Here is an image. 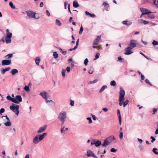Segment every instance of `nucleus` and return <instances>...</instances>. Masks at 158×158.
I'll return each mask as SVG.
<instances>
[{"mask_svg": "<svg viewBox=\"0 0 158 158\" xmlns=\"http://www.w3.org/2000/svg\"><path fill=\"white\" fill-rule=\"evenodd\" d=\"M66 72V70L64 69H62V75L63 77H64L65 76V73Z\"/></svg>", "mask_w": 158, "mask_h": 158, "instance_id": "f704fd0d", "label": "nucleus"}, {"mask_svg": "<svg viewBox=\"0 0 158 158\" xmlns=\"http://www.w3.org/2000/svg\"><path fill=\"white\" fill-rule=\"evenodd\" d=\"M5 111V109L4 108H2L0 110V114L2 115V114Z\"/></svg>", "mask_w": 158, "mask_h": 158, "instance_id": "c03bdc74", "label": "nucleus"}, {"mask_svg": "<svg viewBox=\"0 0 158 158\" xmlns=\"http://www.w3.org/2000/svg\"><path fill=\"white\" fill-rule=\"evenodd\" d=\"M152 44L154 46L158 45V42L156 40H153L152 42Z\"/></svg>", "mask_w": 158, "mask_h": 158, "instance_id": "ea45409f", "label": "nucleus"}, {"mask_svg": "<svg viewBox=\"0 0 158 158\" xmlns=\"http://www.w3.org/2000/svg\"><path fill=\"white\" fill-rule=\"evenodd\" d=\"M123 133L122 132H120L119 134V138L120 139H122L123 138Z\"/></svg>", "mask_w": 158, "mask_h": 158, "instance_id": "37998d69", "label": "nucleus"}, {"mask_svg": "<svg viewBox=\"0 0 158 158\" xmlns=\"http://www.w3.org/2000/svg\"><path fill=\"white\" fill-rule=\"evenodd\" d=\"M149 22L148 21L143 20V23L144 24H147Z\"/></svg>", "mask_w": 158, "mask_h": 158, "instance_id": "e2e57ef3", "label": "nucleus"}, {"mask_svg": "<svg viewBox=\"0 0 158 158\" xmlns=\"http://www.w3.org/2000/svg\"><path fill=\"white\" fill-rule=\"evenodd\" d=\"M47 135V133H44L42 135H36L33 139V142L35 144H37L40 141L43 140Z\"/></svg>", "mask_w": 158, "mask_h": 158, "instance_id": "f257e3e1", "label": "nucleus"}, {"mask_svg": "<svg viewBox=\"0 0 158 158\" xmlns=\"http://www.w3.org/2000/svg\"><path fill=\"white\" fill-rule=\"evenodd\" d=\"M107 87V86L106 85H103L101 88V89H100V91H99V92L100 93H101L102 92H103L105 89Z\"/></svg>", "mask_w": 158, "mask_h": 158, "instance_id": "4be33fe9", "label": "nucleus"}, {"mask_svg": "<svg viewBox=\"0 0 158 158\" xmlns=\"http://www.w3.org/2000/svg\"><path fill=\"white\" fill-rule=\"evenodd\" d=\"M3 117H5L6 118L5 119H4V120L5 121H10V120L9 118L7 116V115L6 116H3L1 117L2 118H3Z\"/></svg>", "mask_w": 158, "mask_h": 158, "instance_id": "c85d7f7f", "label": "nucleus"}, {"mask_svg": "<svg viewBox=\"0 0 158 158\" xmlns=\"http://www.w3.org/2000/svg\"><path fill=\"white\" fill-rule=\"evenodd\" d=\"M66 113L65 111H61L59 114L58 116V118L61 122L62 125L64 124V123L66 119Z\"/></svg>", "mask_w": 158, "mask_h": 158, "instance_id": "7ed1b4c3", "label": "nucleus"}, {"mask_svg": "<svg viewBox=\"0 0 158 158\" xmlns=\"http://www.w3.org/2000/svg\"><path fill=\"white\" fill-rule=\"evenodd\" d=\"M108 141L110 142V143L112 141V138L111 135L109 136L106 139Z\"/></svg>", "mask_w": 158, "mask_h": 158, "instance_id": "c756f323", "label": "nucleus"}, {"mask_svg": "<svg viewBox=\"0 0 158 158\" xmlns=\"http://www.w3.org/2000/svg\"><path fill=\"white\" fill-rule=\"evenodd\" d=\"M4 70L5 71V72L6 71H9L10 70V67H8L6 68H5V69H4Z\"/></svg>", "mask_w": 158, "mask_h": 158, "instance_id": "052dcab7", "label": "nucleus"}, {"mask_svg": "<svg viewBox=\"0 0 158 158\" xmlns=\"http://www.w3.org/2000/svg\"><path fill=\"white\" fill-rule=\"evenodd\" d=\"M87 155L88 157L92 156L94 158H98L93 151L90 150H88L87 151Z\"/></svg>", "mask_w": 158, "mask_h": 158, "instance_id": "1a4fd4ad", "label": "nucleus"}, {"mask_svg": "<svg viewBox=\"0 0 158 158\" xmlns=\"http://www.w3.org/2000/svg\"><path fill=\"white\" fill-rule=\"evenodd\" d=\"M102 110L105 112H107L108 110V109L106 107L103 108Z\"/></svg>", "mask_w": 158, "mask_h": 158, "instance_id": "774afa93", "label": "nucleus"}, {"mask_svg": "<svg viewBox=\"0 0 158 158\" xmlns=\"http://www.w3.org/2000/svg\"><path fill=\"white\" fill-rule=\"evenodd\" d=\"M117 115L118 117L119 123V124L121 125L122 123V118L120 115V111L119 109L117 110Z\"/></svg>", "mask_w": 158, "mask_h": 158, "instance_id": "4468645a", "label": "nucleus"}, {"mask_svg": "<svg viewBox=\"0 0 158 158\" xmlns=\"http://www.w3.org/2000/svg\"><path fill=\"white\" fill-rule=\"evenodd\" d=\"M4 124L6 126H10V121H7L6 122L4 123Z\"/></svg>", "mask_w": 158, "mask_h": 158, "instance_id": "473e14b6", "label": "nucleus"}, {"mask_svg": "<svg viewBox=\"0 0 158 158\" xmlns=\"http://www.w3.org/2000/svg\"><path fill=\"white\" fill-rule=\"evenodd\" d=\"M151 13V12L150 11H149V12H142V13L141 14L140 17H142V16L143 15H145V14H148L149 13Z\"/></svg>", "mask_w": 158, "mask_h": 158, "instance_id": "49530a36", "label": "nucleus"}, {"mask_svg": "<svg viewBox=\"0 0 158 158\" xmlns=\"http://www.w3.org/2000/svg\"><path fill=\"white\" fill-rule=\"evenodd\" d=\"M19 105L12 103L10 106V110H11L17 115L18 116L19 113Z\"/></svg>", "mask_w": 158, "mask_h": 158, "instance_id": "20e7f679", "label": "nucleus"}, {"mask_svg": "<svg viewBox=\"0 0 158 158\" xmlns=\"http://www.w3.org/2000/svg\"><path fill=\"white\" fill-rule=\"evenodd\" d=\"M26 13H27V15L30 18L35 19H38L39 18V16H36L35 15L36 13H34L33 12L31 11H27Z\"/></svg>", "mask_w": 158, "mask_h": 158, "instance_id": "6e6552de", "label": "nucleus"}, {"mask_svg": "<svg viewBox=\"0 0 158 158\" xmlns=\"http://www.w3.org/2000/svg\"><path fill=\"white\" fill-rule=\"evenodd\" d=\"M153 114H155L157 111V109L156 108H153Z\"/></svg>", "mask_w": 158, "mask_h": 158, "instance_id": "338daca9", "label": "nucleus"}, {"mask_svg": "<svg viewBox=\"0 0 158 158\" xmlns=\"http://www.w3.org/2000/svg\"><path fill=\"white\" fill-rule=\"evenodd\" d=\"M2 65H3L10 64V60H3L2 61Z\"/></svg>", "mask_w": 158, "mask_h": 158, "instance_id": "ddd939ff", "label": "nucleus"}, {"mask_svg": "<svg viewBox=\"0 0 158 158\" xmlns=\"http://www.w3.org/2000/svg\"><path fill=\"white\" fill-rule=\"evenodd\" d=\"M79 39H78L77 41V42H76V45L75 46H77V48L79 44Z\"/></svg>", "mask_w": 158, "mask_h": 158, "instance_id": "0e129e2a", "label": "nucleus"}, {"mask_svg": "<svg viewBox=\"0 0 158 158\" xmlns=\"http://www.w3.org/2000/svg\"><path fill=\"white\" fill-rule=\"evenodd\" d=\"M91 115L93 119L94 120H96L97 119V118L96 117L95 115H93L92 114H91Z\"/></svg>", "mask_w": 158, "mask_h": 158, "instance_id": "bf43d9fd", "label": "nucleus"}, {"mask_svg": "<svg viewBox=\"0 0 158 158\" xmlns=\"http://www.w3.org/2000/svg\"><path fill=\"white\" fill-rule=\"evenodd\" d=\"M47 126L46 125H45L44 126L41 127L37 131V132L38 133H40L44 131L47 129Z\"/></svg>", "mask_w": 158, "mask_h": 158, "instance_id": "f8f14e48", "label": "nucleus"}, {"mask_svg": "<svg viewBox=\"0 0 158 158\" xmlns=\"http://www.w3.org/2000/svg\"><path fill=\"white\" fill-rule=\"evenodd\" d=\"M24 89L27 91H28L30 90L29 87L27 85L25 86L24 88Z\"/></svg>", "mask_w": 158, "mask_h": 158, "instance_id": "e433bc0d", "label": "nucleus"}, {"mask_svg": "<svg viewBox=\"0 0 158 158\" xmlns=\"http://www.w3.org/2000/svg\"><path fill=\"white\" fill-rule=\"evenodd\" d=\"M10 7L13 9H15V6L14 5L13 3L10 2Z\"/></svg>", "mask_w": 158, "mask_h": 158, "instance_id": "4c0bfd02", "label": "nucleus"}, {"mask_svg": "<svg viewBox=\"0 0 158 158\" xmlns=\"http://www.w3.org/2000/svg\"><path fill=\"white\" fill-rule=\"evenodd\" d=\"M16 130L15 128H14L11 131V134L12 135L14 136L16 134Z\"/></svg>", "mask_w": 158, "mask_h": 158, "instance_id": "393cba45", "label": "nucleus"}, {"mask_svg": "<svg viewBox=\"0 0 158 158\" xmlns=\"http://www.w3.org/2000/svg\"><path fill=\"white\" fill-rule=\"evenodd\" d=\"M95 40L96 41H97L98 42H99V41H101V35L97 36V38Z\"/></svg>", "mask_w": 158, "mask_h": 158, "instance_id": "bb28decb", "label": "nucleus"}, {"mask_svg": "<svg viewBox=\"0 0 158 158\" xmlns=\"http://www.w3.org/2000/svg\"><path fill=\"white\" fill-rule=\"evenodd\" d=\"M53 56L56 59L58 57V54L56 52H53Z\"/></svg>", "mask_w": 158, "mask_h": 158, "instance_id": "cd10ccee", "label": "nucleus"}, {"mask_svg": "<svg viewBox=\"0 0 158 158\" xmlns=\"http://www.w3.org/2000/svg\"><path fill=\"white\" fill-rule=\"evenodd\" d=\"M83 28L82 25H81L80 28L79 32V34L80 35L82 33V32H83Z\"/></svg>", "mask_w": 158, "mask_h": 158, "instance_id": "72a5a7b5", "label": "nucleus"}, {"mask_svg": "<svg viewBox=\"0 0 158 158\" xmlns=\"http://www.w3.org/2000/svg\"><path fill=\"white\" fill-rule=\"evenodd\" d=\"M119 97V105L122 106L125 100V92L122 87H120Z\"/></svg>", "mask_w": 158, "mask_h": 158, "instance_id": "f03ea898", "label": "nucleus"}, {"mask_svg": "<svg viewBox=\"0 0 158 158\" xmlns=\"http://www.w3.org/2000/svg\"><path fill=\"white\" fill-rule=\"evenodd\" d=\"M93 68L92 67H91L90 70L89 71V73L90 74H92L93 72Z\"/></svg>", "mask_w": 158, "mask_h": 158, "instance_id": "09e8293b", "label": "nucleus"}, {"mask_svg": "<svg viewBox=\"0 0 158 158\" xmlns=\"http://www.w3.org/2000/svg\"><path fill=\"white\" fill-rule=\"evenodd\" d=\"M101 144V142L99 140H98L95 143V145L96 147H98Z\"/></svg>", "mask_w": 158, "mask_h": 158, "instance_id": "412c9836", "label": "nucleus"}, {"mask_svg": "<svg viewBox=\"0 0 158 158\" xmlns=\"http://www.w3.org/2000/svg\"><path fill=\"white\" fill-rule=\"evenodd\" d=\"M66 70L68 72H69L70 71V67L69 66L67 67L66 68Z\"/></svg>", "mask_w": 158, "mask_h": 158, "instance_id": "680f3d73", "label": "nucleus"}, {"mask_svg": "<svg viewBox=\"0 0 158 158\" xmlns=\"http://www.w3.org/2000/svg\"><path fill=\"white\" fill-rule=\"evenodd\" d=\"M132 48L130 47H128L125 48L124 51L126 52L124 54L126 55H128L131 54L133 52H131L130 51L132 49Z\"/></svg>", "mask_w": 158, "mask_h": 158, "instance_id": "9d476101", "label": "nucleus"}, {"mask_svg": "<svg viewBox=\"0 0 158 158\" xmlns=\"http://www.w3.org/2000/svg\"><path fill=\"white\" fill-rule=\"evenodd\" d=\"M122 23L127 26H130L132 24V23L130 21H124L122 22Z\"/></svg>", "mask_w": 158, "mask_h": 158, "instance_id": "dca6fc26", "label": "nucleus"}, {"mask_svg": "<svg viewBox=\"0 0 158 158\" xmlns=\"http://www.w3.org/2000/svg\"><path fill=\"white\" fill-rule=\"evenodd\" d=\"M40 61V58L39 57H36L35 59V63L36 64L38 65H39V63Z\"/></svg>", "mask_w": 158, "mask_h": 158, "instance_id": "a211bd4d", "label": "nucleus"}, {"mask_svg": "<svg viewBox=\"0 0 158 158\" xmlns=\"http://www.w3.org/2000/svg\"><path fill=\"white\" fill-rule=\"evenodd\" d=\"M139 23L142 24L143 23V20L142 19H139L138 21Z\"/></svg>", "mask_w": 158, "mask_h": 158, "instance_id": "8fccbe9b", "label": "nucleus"}, {"mask_svg": "<svg viewBox=\"0 0 158 158\" xmlns=\"http://www.w3.org/2000/svg\"><path fill=\"white\" fill-rule=\"evenodd\" d=\"M40 95L42 96L43 98L45 99L46 103L48 102L53 103V101L52 100L48 101V96H49L47 94L46 92H41L40 93Z\"/></svg>", "mask_w": 158, "mask_h": 158, "instance_id": "0eeeda50", "label": "nucleus"}, {"mask_svg": "<svg viewBox=\"0 0 158 158\" xmlns=\"http://www.w3.org/2000/svg\"><path fill=\"white\" fill-rule=\"evenodd\" d=\"M110 85L111 86H114L116 85V82L114 80L110 82Z\"/></svg>", "mask_w": 158, "mask_h": 158, "instance_id": "b1692460", "label": "nucleus"}, {"mask_svg": "<svg viewBox=\"0 0 158 158\" xmlns=\"http://www.w3.org/2000/svg\"><path fill=\"white\" fill-rule=\"evenodd\" d=\"M150 138L152 139L151 141L152 143H153L156 140V139L153 136H151Z\"/></svg>", "mask_w": 158, "mask_h": 158, "instance_id": "6e6d98bb", "label": "nucleus"}, {"mask_svg": "<svg viewBox=\"0 0 158 158\" xmlns=\"http://www.w3.org/2000/svg\"><path fill=\"white\" fill-rule=\"evenodd\" d=\"M157 149L156 148H154L152 149V151L153 153H154L155 154L158 155V152L157 151Z\"/></svg>", "mask_w": 158, "mask_h": 158, "instance_id": "a878e982", "label": "nucleus"}, {"mask_svg": "<svg viewBox=\"0 0 158 158\" xmlns=\"http://www.w3.org/2000/svg\"><path fill=\"white\" fill-rule=\"evenodd\" d=\"M136 41L134 40H131L130 42V47L132 48V49L136 46Z\"/></svg>", "mask_w": 158, "mask_h": 158, "instance_id": "9b49d317", "label": "nucleus"}, {"mask_svg": "<svg viewBox=\"0 0 158 158\" xmlns=\"http://www.w3.org/2000/svg\"><path fill=\"white\" fill-rule=\"evenodd\" d=\"M142 55H143L145 58H146V59H147L148 60H150V58H149V57H148V56H146L144 54H143V53H140Z\"/></svg>", "mask_w": 158, "mask_h": 158, "instance_id": "864d4df0", "label": "nucleus"}, {"mask_svg": "<svg viewBox=\"0 0 158 158\" xmlns=\"http://www.w3.org/2000/svg\"><path fill=\"white\" fill-rule=\"evenodd\" d=\"M99 55H100V54L99 53H97L95 55V58L94 59V60H95L97 59L99 57Z\"/></svg>", "mask_w": 158, "mask_h": 158, "instance_id": "79ce46f5", "label": "nucleus"}, {"mask_svg": "<svg viewBox=\"0 0 158 158\" xmlns=\"http://www.w3.org/2000/svg\"><path fill=\"white\" fill-rule=\"evenodd\" d=\"M154 4L158 7V0H153Z\"/></svg>", "mask_w": 158, "mask_h": 158, "instance_id": "58836bf2", "label": "nucleus"}, {"mask_svg": "<svg viewBox=\"0 0 158 158\" xmlns=\"http://www.w3.org/2000/svg\"><path fill=\"white\" fill-rule=\"evenodd\" d=\"M86 119L89 120L88 123L89 124H91L92 123V121L91 119V117H88Z\"/></svg>", "mask_w": 158, "mask_h": 158, "instance_id": "2f4dec72", "label": "nucleus"}, {"mask_svg": "<svg viewBox=\"0 0 158 158\" xmlns=\"http://www.w3.org/2000/svg\"><path fill=\"white\" fill-rule=\"evenodd\" d=\"M98 43L97 41L94 40L93 42V45H97L98 44Z\"/></svg>", "mask_w": 158, "mask_h": 158, "instance_id": "a18cd8bd", "label": "nucleus"}, {"mask_svg": "<svg viewBox=\"0 0 158 158\" xmlns=\"http://www.w3.org/2000/svg\"><path fill=\"white\" fill-rule=\"evenodd\" d=\"M18 71L16 69H13L12 70L11 72L12 74L13 75H15L16 73H18Z\"/></svg>", "mask_w": 158, "mask_h": 158, "instance_id": "6ab92c4d", "label": "nucleus"}, {"mask_svg": "<svg viewBox=\"0 0 158 158\" xmlns=\"http://www.w3.org/2000/svg\"><path fill=\"white\" fill-rule=\"evenodd\" d=\"M46 13L48 16H50V13L48 10H46Z\"/></svg>", "mask_w": 158, "mask_h": 158, "instance_id": "69168bd1", "label": "nucleus"}, {"mask_svg": "<svg viewBox=\"0 0 158 158\" xmlns=\"http://www.w3.org/2000/svg\"><path fill=\"white\" fill-rule=\"evenodd\" d=\"M128 102L129 100H126L123 103V107H125L128 104Z\"/></svg>", "mask_w": 158, "mask_h": 158, "instance_id": "7c9ffc66", "label": "nucleus"}, {"mask_svg": "<svg viewBox=\"0 0 158 158\" xmlns=\"http://www.w3.org/2000/svg\"><path fill=\"white\" fill-rule=\"evenodd\" d=\"M117 149H115L114 148H112L110 149V151L113 152H115L117 151Z\"/></svg>", "mask_w": 158, "mask_h": 158, "instance_id": "de8ad7c7", "label": "nucleus"}, {"mask_svg": "<svg viewBox=\"0 0 158 158\" xmlns=\"http://www.w3.org/2000/svg\"><path fill=\"white\" fill-rule=\"evenodd\" d=\"M110 144V142H109L106 139L104 140V142L102 144V145L103 147H106Z\"/></svg>", "mask_w": 158, "mask_h": 158, "instance_id": "2eb2a0df", "label": "nucleus"}, {"mask_svg": "<svg viewBox=\"0 0 158 158\" xmlns=\"http://www.w3.org/2000/svg\"><path fill=\"white\" fill-rule=\"evenodd\" d=\"M65 127H63V128H61L60 131L62 133H63L65 131V130H64V128Z\"/></svg>", "mask_w": 158, "mask_h": 158, "instance_id": "603ef678", "label": "nucleus"}, {"mask_svg": "<svg viewBox=\"0 0 158 158\" xmlns=\"http://www.w3.org/2000/svg\"><path fill=\"white\" fill-rule=\"evenodd\" d=\"M68 4V2L65 1L64 2V7L65 9H67V5Z\"/></svg>", "mask_w": 158, "mask_h": 158, "instance_id": "5fc2aeb1", "label": "nucleus"}, {"mask_svg": "<svg viewBox=\"0 0 158 158\" xmlns=\"http://www.w3.org/2000/svg\"><path fill=\"white\" fill-rule=\"evenodd\" d=\"M140 9L142 12H149V11H148V10L144 8H141Z\"/></svg>", "mask_w": 158, "mask_h": 158, "instance_id": "5701e85b", "label": "nucleus"}, {"mask_svg": "<svg viewBox=\"0 0 158 158\" xmlns=\"http://www.w3.org/2000/svg\"><path fill=\"white\" fill-rule=\"evenodd\" d=\"M6 35L5 37V40L4 38H2L0 40V41L3 43H4L5 41L6 44H9L10 43V32L9 29L6 30Z\"/></svg>", "mask_w": 158, "mask_h": 158, "instance_id": "39448f33", "label": "nucleus"}, {"mask_svg": "<svg viewBox=\"0 0 158 158\" xmlns=\"http://www.w3.org/2000/svg\"><path fill=\"white\" fill-rule=\"evenodd\" d=\"M148 17L150 18V19H154V18H155V16L154 15H148Z\"/></svg>", "mask_w": 158, "mask_h": 158, "instance_id": "3c124183", "label": "nucleus"}, {"mask_svg": "<svg viewBox=\"0 0 158 158\" xmlns=\"http://www.w3.org/2000/svg\"><path fill=\"white\" fill-rule=\"evenodd\" d=\"M74 104V101L70 100V105L71 106H73Z\"/></svg>", "mask_w": 158, "mask_h": 158, "instance_id": "13d9d810", "label": "nucleus"}, {"mask_svg": "<svg viewBox=\"0 0 158 158\" xmlns=\"http://www.w3.org/2000/svg\"><path fill=\"white\" fill-rule=\"evenodd\" d=\"M145 81L146 83L148 84V85L151 86L152 85L151 83L149 81V80L148 79H146L145 80Z\"/></svg>", "mask_w": 158, "mask_h": 158, "instance_id": "c9c22d12", "label": "nucleus"}, {"mask_svg": "<svg viewBox=\"0 0 158 158\" xmlns=\"http://www.w3.org/2000/svg\"><path fill=\"white\" fill-rule=\"evenodd\" d=\"M22 98L20 95H18L16 96L15 98H13L10 97V101L16 104H19L22 102Z\"/></svg>", "mask_w": 158, "mask_h": 158, "instance_id": "423d86ee", "label": "nucleus"}, {"mask_svg": "<svg viewBox=\"0 0 158 158\" xmlns=\"http://www.w3.org/2000/svg\"><path fill=\"white\" fill-rule=\"evenodd\" d=\"M56 23L58 26H60L61 25V23L59 19H57L56 20Z\"/></svg>", "mask_w": 158, "mask_h": 158, "instance_id": "aec40b11", "label": "nucleus"}, {"mask_svg": "<svg viewBox=\"0 0 158 158\" xmlns=\"http://www.w3.org/2000/svg\"><path fill=\"white\" fill-rule=\"evenodd\" d=\"M77 48V46H75L74 47V48H70L69 49V51H72L73 50H75Z\"/></svg>", "mask_w": 158, "mask_h": 158, "instance_id": "4d7b16f0", "label": "nucleus"}, {"mask_svg": "<svg viewBox=\"0 0 158 158\" xmlns=\"http://www.w3.org/2000/svg\"><path fill=\"white\" fill-rule=\"evenodd\" d=\"M88 62H89V60H88V59L86 58L84 60V64L85 65H87V64H88Z\"/></svg>", "mask_w": 158, "mask_h": 158, "instance_id": "a19ab883", "label": "nucleus"}, {"mask_svg": "<svg viewBox=\"0 0 158 158\" xmlns=\"http://www.w3.org/2000/svg\"><path fill=\"white\" fill-rule=\"evenodd\" d=\"M73 5L74 7L77 8L79 6V5L77 1H74L73 2Z\"/></svg>", "mask_w": 158, "mask_h": 158, "instance_id": "f3484780", "label": "nucleus"}]
</instances>
